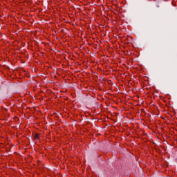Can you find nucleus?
I'll use <instances>...</instances> for the list:
<instances>
[{
    "label": "nucleus",
    "instance_id": "f257e3e1",
    "mask_svg": "<svg viewBox=\"0 0 177 177\" xmlns=\"http://www.w3.org/2000/svg\"><path fill=\"white\" fill-rule=\"evenodd\" d=\"M39 138V135H38V134H35V135L34 136V137H33V138L35 139V140H38Z\"/></svg>",
    "mask_w": 177,
    "mask_h": 177
}]
</instances>
